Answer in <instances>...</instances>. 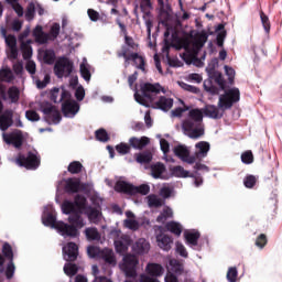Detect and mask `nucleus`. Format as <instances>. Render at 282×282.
<instances>
[{
	"label": "nucleus",
	"instance_id": "obj_1",
	"mask_svg": "<svg viewBox=\"0 0 282 282\" xmlns=\"http://www.w3.org/2000/svg\"><path fill=\"white\" fill-rule=\"evenodd\" d=\"M163 91V88L160 84L144 83L141 85V95L135 93L134 100L143 107H149L152 105V109H161V111H169L173 108V99L169 97L161 96L158 101V95Z\"/></svg>",
	"mask_w": 282,
	"mask_h": 282
},
{
	"label": "nucleus",
	"instance_id": "obj_2",
	"mask_svg": "<svg viewBox=\"0 0 282 282\" xmlns=\"http://www.w3.org/2000/svg\"><path fill=\"white\" fill-rule=\"evenodd\" d=\"M204 112L199 108L189 110L188 116L182 122V129L188 138L192 140H197L204 135Z\"/></svg>",
	"mask_w": 282,
	"mask_h": 282
},
{
	"label": "nucleus",
	"instance_id": "obj_3",
	"mask_svg": "<svg viewBox=\"0 0 282 282\" xmlns=\"http://www.w3.org/2000/svg\"><path fill=\"white\" fill-rule=\"evenodd\" d=\"M208 41V33L202 31L200 33L196 34L194 42L189 44L188 42L185 43L184 50L187 54L184 55L186 63H193L198 67L202 65V59H199L198 54L202 51V47L206 45Z\"/></svg>",
	"mask_w": 282,
	"mask_h": 282
},
{
	"label": "nucleus",
	"instance_id": "obj_4",
	"mask_svg": "<svg viewBox=\"0 0 282 282\" xmlns=\"http://www.w3.org/2000/svg\"><path fill=\"white\" fill-rule=\"evenodd\" d=\"M44 226H48L50 228H54L62 235V237H78V230L76 227L69 226V224L64 223L63 220H56V215L52 213H47L43 218Z\"/></svg>",
	"mask_w": 282,
	"mask_h": 282
},
{
	"label": "nucleus",
	"instance_id": "obj_5",
	"mask_svg": "<svg viewBox=\"0 0 282 282\" xmlns=\"http://www.w3.org/2000/svg\"><path fill=\"white\" fill-rule=\"evenodd\" d=\"M15 164L26 171H36L41 166V154L36 150L29 151L26 154L20 152L15 158Z\"/></svg>",
	"mask_w": 282,
	"mask_h": 282
},
{
	"label": "nucleus",
	"instance_id": "obj_6",
	"mask_svg": "<svg viewBox=\"0 0 282 282\" xmlns=\"http://www.w3.org/2000/svg\"><path fill=\"white\" fill-rule=\"evenodd\" d=\"M115 191L116 193H122L123 195L133 197L135 195H149V193H151V187L147 184L135 186L126 181H117L115 184Z\"/></svg>",
	"mask_w": 282,
	"mask_h": 282
},
{
	"label": "nucleus",
	"instance_id": "obj_7",
	"mask_svg": "<svg viewBox=\"0 0 282 282\" xmlns=\"http://www.w3.org/2000/svg\"><path fill=\"white\" fill-rule=\"evenodd\" d=\"M119 58H124L126 63H133L137 69H141V72H147V59L144 56L138 53H129V47L127 45L121 46V51L118 52Z\"/></svg>",
	"mask_w": 282,
	"mask_h": 282
},
{
	"label": "nucleus",
	"instance_id": "obj_8",
	"mask_svg": "<svg viewBox=\"0 0 282 282\" xmlns=\"http://www.w3.org/2000/svg\"><path fill=\"white\" fill-rule=\"evenodd\" d=\"M241 93H239V88H231L225 91L224 95L219 96L218 100V109L226 111V109H232L235 102H239Z\"/></svg>",
	"mask_w": 282,
	"mask_h": 282
},
{
	"label": "nucleus",
	"instance_id": "obj_9",
	"mask_svg": "<svg viewBox=\"0 0 282 282\" xmlns=\"http://www.w3.org/2000/svg\"><path fill=\"white\" fill-rule=\"evenodd\" d=\"M74 72V62L67 57H61L54 65V74L57 78H67Z\"/></svg>",
	"mask_w": 282,
	"mask_h": 282
},
{
	"label": "nucleus",
	"instance_id": "obj_10",
	"mask_svg": "<svg viewBox=\"0 0 282 282\" xmlns=\"http://www.w3.org/2000/svg\"><path fill=\"white\" fill-rule=\"evenodd\" d=\"M138 263H140V261L135 254L128 253L123 257L121 270H123L128 279H135L138 276Z\"/></svg>",
	"mask_w": 282,
	"mask_h": 282
},
{
	"label": "nucleus",
	"instance_id": "obj_11",
	"mask_svg": "<svg viewBox=\"0 0 282 282\" xmlns=\"http://www.w3.org/2000/svg\"><path fill=\"white\" fill-rule=\"evenodd\" d=\"M42 113L45 116V121L48 124H58L62 120L63 117L61 116V111L57 110L56 106H53L50 102L43 104L41 106Z\"/></svg>",
	"mask_w": 282,
	"mask_h": 282
},
{
	"label": "nucleus",
	"instance_id": "obj_12",
	"mask_svg": "<svg viewBox=\"0 0 282 282\" xmlns=\"http://www.w3.org/2000/svg\"><path fill=\"white\" fill-rule=\"evenodd\" d=\"M217 65H219V61L217 58L212 59L207 67V72L210 78H214L215 83H217V85L224 91V89H226V79H224V75H221L220 72L215 70V67H217Z\"/></svg>",
	"mask_w": 282,
	"mask_h": 282
},
{
	"label": "nucleus",
	"instance_id": "obj_13",
	"mask_svg": "<svg viewBox=\"0 0 282 282\" xmlns=\"http://www.w3.org/2000/svg\"><path fill=\"white\" fill-rule=\"evenodd\" d=\"M80 111V105L76 100H66L62 104V113L65 118H74Z\"/></svg>",
	"mask_w": 282,
	"mask_h": 282
},
{
	"label": "nucleus",
	"instance_id": "obj_14",
	"mask_svg": "<svg viewBox=\"0 0 282 282\" xmlns=\"http://www.w3.org/2000/svg\"><path fill=\"white\" fill-rule=\"evenodd\" d=\"M195 149L196 151L193 155L194 162H197V160L202 162L204 158L208 156V151H210V143H208V141H199L195 144Z\"/></svg>",
	"mask_w": 282,
	"mask_h": 282
},
{
	"label": "nucleus",
	"instance_id": "obj_15",
	"mask_svg": "<svg viewBox=\"0 0 282 282\" xmlns=\"http://www.w3.org/2000/svg\"><path fill=\"white\" fill-rule=\"evenodd\" d=\"M174 154L176 158H180L182 162H186L187 164H195V158L191 155V151L186 145H176L174 148Z\"/></svg>",
	"mask_w": 282,
	"mask_h": 282
},
{
	"label": "nucleus",
	"instance_id": "obj_16",
	"mask_svg": "<svg viewBox=\"0 0 282 282\" xmlns=\"http://www.w3.org/2000/svg\"><path fill=\"white\" fill-rule=\"evenodd\" d=\"M14 110L12 109H6L1 115H0V129L2 131H8L12 124H14Z\"/></svg>",
	"mask_w": 282,
	"mask_h": 282
},
{
	"label": "nucleus",
	"instance_id": "obj_17",
	"mask_svg": "<svg viewBox=\"0 0 282 282\" xmlns=\"http://www.w3.org/2000/svg\"><path fill=\"white\" fill-rule=\"evenodd\" d=\"M23 132L21 130L4 135V142L7 144H12L15 149H21V147H23Z\"/></svg>",
	"mask_w": 282,
	"mask_h": 282
},
{
	"label": "nucleus",
	"instance_id": "obj_18",
	"mask_svg": "<svg viewBox=\"0 0 282 282\" xmlns=\"http://www.w3.org/2000/svg\"><path fill=\"white\" fill-rule=\"evenodd\" d=\"M63 254L65 261H76L78 259V245L75 242H68L66 247H63Z\"/></svg>",
	"mask_w": 282,
	"mask_h": 282
},
{
	"label": "nucleus",
	"instance_id": "obj_19",
	"mask_svg": "<svg viewBox=\"0 0 282 282\" xmlns=\"http://www.w3.org/2000/svg\"><path fill=\"white\" fill-rule=\"evenodd\" d=\"M65 188L66 193H79V191H85L87 185L80 183V178H68Z\"/></svg>",
	"mask_w": 282,
	"mask_h": 282
},
{
	"label": "nucleus",
	"instance_id": "obj_20",
	"mask_svg": "<svg viewBox=\"0 0 282 282\" xmlns=\"http://www.w3.org/2000/svg\"><path fill=\"white\" fill-rule=\"evenodd\" d=\"M156 242L161 250H165V252H169V250H171L173 246V238L166 234H159L156 236Z\"/></svg>",
	"mask_w": 282,
	"mask_h": 282
},
{
	"label": "nucleus",
	"instance_id": "obj_21",
	"mask_svg": "<svg viewBox=\"0 0 282 282\" xmlns=\"http://www.w3.org/2000/svg\"><path fill=\"white\" fill-rule=\"evenodd\" d=\"M149 250H151V245L144 238H140L132 246V251L134 252V254H147Z\"/></svg>",
	"mask_w": 282,
	"mask_h": 282
},
{
	"label": "nucleus",
	"instance_id": "obj_22",
	"mask_svg": "<svg viewBox=\"0 0 282 282\" xmlns=\"http://www.w3.org/2000/svg\"><path fill=\"white\" fill-rule=\"evenodd\" d=\"M150 142L151 140L148 137H132L129 139L130 149H137L138 151H142Z\"/></svg>",
	"mask_w": 282,
	"mask_h": 282
},
{
	"label": "nucleus",
	"instance_id": "obj_23",
	"mask_svg": "<svg viewBox=\"0 0 282 282\" xmlns=\"http://www.w3.org/2000/svg\"><path fill=\"white\" fill-rule=\"evenodd\" d=\"M131 246V238L129 236H122L119 240L115 241V248L119 254H124Z\"/></svg>",
	"mask_w": 282,
	"mask_h": 282
},
{
	"label": "nucleus",
	"instance_id": "obj_24",
	"mask_svg": "<svg viewBox=\"0 0 282 282\" xmlns=\"http://www.w3.org/2000/svg\"><path fill=\"white\" fill-rule=\"evenodd\" d=\"M159 8H160V17L165 22L171 19V12H173V9H171V4L169 3V0H158Z\"/></svg>",
	"mask_w": 282,
	"mask_h": 282
},
{
	"label": "nucleus",
	"instance_id": "obj_25",
	"mask_svg": "<svg viewBox=\"0 0 282 282\" xmlns=\"http://www.w3.org/2000/svg\"><path fill=\"white\" fill-rule=\"evenodd\" d=\"M203 113L207 118H213V120H220V118H224V112H219V109L215 105H206L203 109Z\"/></svg>",
	"mask_w": 282,
	"mask_h": 282
},
{
	"label": "nucleus",
	"instance_id": "obj_26",
	"mask_svg": "<svg viewBox=\"0 0 282 282\" xmlns=\"http://www.w3.org/2000/svg\"><path fill=\"white\" fill-rule=\"evenodd\" d=\"M33 36L35 39V42L39 43L40 45H45L47 41H51L50 35L43 32V26L41 25H37L33 30Z\"/></svg>",
	"mask_w": 282,
	"mask_h": 282
},
{
	"label": "nucleus",
	"instance_id": "obj_27",
	"mask_svg": "<svg viewBox=\"0 0 282 282\" xmlns=\"http://www.w3.org/2000/svg\"><path fill=\"white\" fill-rule=\"evenodd\" d=\"M99 259H102L105 261L106 265H112L116 267V254L113 253V250L111 249H102L100 251Z\"/></svg>",
	"mask_w": 282,
	"mask_h": 282
},
{
	"label": "nucleus",
	"instance_id": "obj_28",
	"mask_svg": "<svg viewBox=\"0 0 282 282\" xmlns=\"http://www.w3.org/2000/svg\"><path fill=\"white\" fill-rule=\"evenodd\" d=\"M68 226H73V228H75L78 232V229L84 228L85 227V220L83 219V216H80V214L78 212L72 214L68 217Z\"/></svg>",
	"mask_w": 282,
	"mask_h": 282
},
{
	"label": "nucleus",
	"instance_id": "obj_29",
	"mask_svg": "<svg viewBox=\"0 0 282 282\" xmlns=\"http://www.w3.org/2000/svg\"><path fill=\"white\" fill-rule=\"evenodd\" d=\"M145 271L150 276L158 279V276H162V274H164V267L159 263H148Z\"/></svg>",
	"mask_w": 282,
	"mask_h": 282
},
{
	"label": "nucleus",
	"instance_id": "obj_30",
	"mask_svg": "<svg viewBox=\"0 0 282 282\" xmlns=\"http://www.w3.org/2000/svg\"><path fill=\"white\" fill-rule=\"evenodd\" d=\"M84 213L87 215L89 221L96 224L101 215L100 206L98 205L97 207H93L91 205H88Z\"/></svg>",
	"mask_w": 282,
	"mask_h": 282
},
{
	"label": "nucleus",
	"instance_id": "obj_31",
	"mask_svg": "<svg viewBox=\"0 0 282 282\" xmlns=\"http://www.w3.org/2000/svg\"><path fill=\"white\" fill-rule=\"evenodd\" d=\"M134 159L138 164H151L153 161V153H151L149 150L141 153H135Z\"/></svg>",
	"mask_w": 282,
	"mask_h": 282
},
{
	"label": "nucleus",
	"instance_id": "obj_32",
	"mask_svg": "<svg viewBox=\"0 0 282 282\" xmlns=\"http://www.w3.org/2000/svg\"><path fill=\"white\" fill-rule=\"evenodd\" d=\"M166 172V166L163 163L151 165V175L154 180H162V175Z\"/></svg>",
	"mask_w": 282,
	"mask_h": 282
},
{
	"label": "nucleus",
	"instance_id": "obj_33",
	"mask_svg": "<svg viewBox=\"0 0 282 282\" xmlns=\"http://www.w3.org/2000/svg\"><path fill=\"white\" fill-rule=\"evenodd\" d=\"M170 171L174 177H195V173L184 170V167L181 165L173 166L170 169Z\"/></svg>",
	"mask_w": 282,
	"mask_h": 282
},
{
	"label": "nucleus",
	"instance_id": "obj_34",
	"mask_svg": "<svg viewBox=\"0 0 282 282\" xmlns=\"http://www.w3.org/2000/svg\"><path fill=\"white\" fill-rule=\"evenodd\" d=\"M14 80V73L10 67H3L0 69V83H12Z\"/></svg>",
	"mask_w": 282,
	"mask_h": 282
},
{
	"label": "nucleus",
	"instance_id": "obj_35",
	"mask_svg": "<svg viewBox=\"0 0 282 282\" xmlns=\"http://www.w3.org/2000/svg\"><path fill=\"white\" fill-rule=\"evenodd\" d=\"M165 228L169 232H172V235H175L176 237L182 235V225L177 221L172 220L166 223Z\"/></svg>",
	"mask_w": 282,
	"mask_h": 282
},
{
	"label": "nucleus",
	"instance_id": "obj_36",
	"mask_svg": "<svg viewBox=\"0 0 282 282\" xmlns=\"http://www.w3.org/2000/svg\"><path fill=\"white\" fill-rule=\"evenodd\" d=\"M7 94H8L9 100H11L13 105H17V102H19L21 98V90L19 89V87L17 86L9 87Z\"/></svg>",
	"mask_w": 282,
	"mask_h": 282
},
{
	"label": "nucleus",
	"instance_id": "obj_37",
	"mask_svg": "<svg viewBox=\"0 0 282 282\" xmlns=\"http://www.w3.org/2000/svg\"><path fill=\"white\" fill-rule=\"evenodd\" d=\"M42 58L45 65H54L56 63V53L54 50H45L42 52Z\"/></svg>",
	"mask_w": 282,
	"mask_h": 282
},
{
	"label": "nucleus",
	"instance_id": "obj_38",
	"mask_svg": "<svg viewBox=\"0 0 282 282\" xmlns=\"http://www.w3.org/2000/svg\"><path fill=\"white\" fill-rule=\"evenodd\" d=\"M184 237L188 246H197L202 235L199 234V231H193V232H185Z\"/></svg>",
	"mask_w": 282,
	"mask_h": 282
},
{
	"label": "nucleus",
	"instance_id": "obj_39",
	"mask_svg": "<svg viewBox=\"0 0 282 282\" xmlns=\"http://www.w3.org/2000/svg\"><path fill=\"white\" fill-rule=\"evenodd\" d=\"M74 204L78 210L85 212L89 205H87V197L82 194H77L74 198Z\"/></svg>",
	"mask_w": 282,
	"mask_h": 282
},
{
	"label": "nucleus",
	"instance_id": "obj_40",
	"mask_svg": "<svg viewBox=\"0 0 282 282\" xmlns=\"http://www.w3.org/2000/svg\"><path fill=\"white\" fill-rule=\"evenodd\" d=\"M62 213L64 215H74V213H77L75 203L72 200H64L62 203Z\"/></svg>",
	"mask_w": 282,
	"mask_h": 282
},
{
	"label": "nucleus",
	"instance_id": "obj_41",
	"mask_svg": "<svg viewBox=\"0 0 282 282\" xmlns=\"http://www.w3.org/2000/svg\"><path fill=\"white\" fill-rule=\"evenodd\" d=\"M85 235L88 241H98L100 239V232H98V228L96 227L86 228Z\"/></svg>",
	"mask_w": 282,
	"mask_h": 282
},
{
	"label": "nucleus",
	"instance_id": "obj_42",
	"mask_svg": "<svg viewBox=\"0 0 282 282\" xmlns=\"http://www.w3.org/2000/svg\"><path fill=\"white\" fill-rule=\"evenodd\" d=\"M67 171L72 173V175H78V173L83 172V163H80V161H73L69 163Z\"/></svg>",
	"mask_w": 282,
	"mask_h": 282
},
{
	"label": "nucleus",
	"instance_id": "obj_43",
	"mask_svg": "<svg viewBox=\"0 0 282 282\" xmlns=\"http://www.w3.org/2000/svg\"><path fill=\"white\" fill-rule=\"evenodd\" d=\"M260 21L262 23L263 30L267 34H270L271 30V23L270 18L263 12V10H260Z\"/></svg>",
	"mask_w": 282,
	"mask_h": 282
},
{
	"label": "nucleus",
	"instance_id": "obj_44",
	"mask_svg": "<svg viewBox=\"0 0 282 282\" xmlns=\"http://www.w3.org/2000/svg\"><path fill=\"white\" fill-rule=\"evenodd\" d=\"M2 254L8 261H14V252L12 251V246L6 242L2 247Z\"/></svg>",
	"mask_w": 282,
	"mask_h": 282
},
{
	"label": "nucleus",
	"instance_id": "obj_45",
	"mask_svg": "<svg viewBox=\"0 0 282 282\" xmlns=\"http://www.w3.org/2000/svg\"><path fill=\"white\" fill-rule=\"evenodd\" d=\"M64 272L67 276H76V274H78V265L74 263H66L64 265Z\"/></svg>",
	"mask_w": 282,
	"mask_h": 282
},
{
	"label": "nucleus",
	"instance_id": "obj_46",
	"mask_svg": "<svg viewBox=\"0 0 282 282\" xmlns=\"http://www.w3.org/2000/svg\"><path fill=\"white\" fill-rule=\"evenodd\" d=\"M116 151L119 155H127L131 153V145L129 143L121 142L116 145Z\"/></svg>",
	"mask_w": 282,
	"mask_h": 282
},
{
	"label": "nucleus",
	"instance_id": "obj_47",
	"mask_svg": "<svg viewBox=\"0 0 282 282\" xmlns=\"http://www.w3.org/2000/svg\"><path fill=\"white\" fill-rule=\"evenodd\" d=\"M36 14V6L34 2H30L26 7L25 19L26 21H33Z\"/></svg>",
	"mask_w": 282,
	"mask_h": 282
},
{
	"label": "nucleus",
	"instance_id": "obj_48",
	"mask_svg": "<svg viewBox=\"0 0 282 282\" xmlns=\"http://www.w3.org/2000/svg\"><path fill=\"white\" fill-rule=\"evenodd\" d=\"M96 140L99 142H109V133L105 128H100L95 132Z\"/></svg>",
	"mask_w": 282,
	"mask_h": 282
},
{
	"label": "nucleus",
	"instance_id": "obj_49",
	"mask_svg": "<svg viewBox=\"0 0 282 282\" xmlns=\"http://www.w3.org/2000/svg\"><path fill=\"white\" fill-rule=\"evenodd\" d=\"M58 34H61V24L54 23L51 26V30L48 33L51 41H56V39H58Z\"/></svg>",
	"mask_w": 282,
	"mask_h": 282
},
{
	"label": "nucleus",
	"instance_id": "obj_50",
	"mask_svg": "<svg viewBox=\"0 0 282 282\" xmlns=\"http://www.w3.org/2000/svg\"><path fill=\"white\" fill-rule=\"evenodd\" d=\"M79 72L84 80H87V82L91 80V72H89V67H87L86 63L80 64Z\"/></svg>",
	"mask_w": 282,
	"mask_h": 282
},
{
	"label": "nucleus",
	"instance_id": "obj_51",
	"mask_svg": "<svg viewBox=\"0 0 282 282\" xmlns=\"http://www.w3.org/2000/svg\"><path fill=\"white\" fill-rule=\"evenodd\" d=\"M241 162L242 164H252L254 162V154H252V151L247 150L241 154Z\"/></svg>",
	"mask_w": 282,
	"mask_h": 282
},
{
	"label": "nucleus",
	"instance_id": "obj_52",
	"mask_svg": "<svg viewBox=\"0 0 282 282\" xmlns=\"http://www.w3.org/2000/svg\"><path fill=\"white\" fill-rule=\"evenodd\" d=\"M256 246L263 250V248L268 246V236H265V234H260L256 239Z\"/></svg>",
	"mask_w": 282,
	"mask_h": 282
},
{
	"label": "nucleus",
	"instance_id": "obj_53",
	"mask_svg": "<svg viewBox=\"0 0 282 282\" xmlns=\"http://www.w3.org/2000/svg\"><path fill=\"white\" fill-rule=\"evenodd\" d=\"M243 185L246 188H254L257 185V176L254 175H247L243 180Z\"/></svg>",
	"mask_w": 282,
	"mask_h": 282
},
{
	"label": "nucleus",
	"instance_id": "obj_54",
	"mask_svg": "<svg viewBox=\"0 0 282 282\" xmlns=\"http://www.w3.org/2000/svg\"><path fill=\"white\" fill-rule=\"evenodd\" d=\"M21 48H22V56H23L24 61L32 58V46H30L25 43H22Z\"/></svg>",
	"mask_w": 282,
	"mask_h": 282
},
{
	"label": "nucleus",
	"instance_id": "obj_55",
	"mask_svg": "<svg viewBox=\"0 0 282 282\" xmlns=\"http://www.w3.org/2000/svg\"><path fill=\"white\" fill-rule=\"evenodd\" d=\"M25 118L29 119L30 122H39V120H41V116L35 110H28Z\"/></svg>",
	"mask_w": 282,
	"mask_h": 282
},
{
	"label": "nucleus",
	"instance_id": "obj_56",
	"mask_svg": "<svg viewBox=\"0 0 282 282\" xmlns=\"http://www.w3.org/2000/svg\"><path fill=\"white\" fill-rule=\"evenodd\" d=\"M237 276H238L237 268L235 267L229 268L227 272V281L237 282Z\"/></svg>",
	"mask_w": 282,
	"mask_h": 282
},
{
	"label": "nucleus",
	"instance_id": "obj_57",
	"mask_svg": "<svg viewBox=\"0 0 282 282\" xmlns=\"http://www.w3.org/2000/svg\"><path fill=\"white\" fill-rule=\"evenodd\" d=\"M14 270H17V268L14 267V261H9L6 269V276L9 281L14 276Z\"/></svg>",
	"mask_w": 282,
	"mask_h": 282
},
{
	"label": "nucleus",
	"instance_id": "obj_58",
	"mask_svg": "<svg viewBox=\"0 0 282 282\" xmlns=\"http://www.w3.org/2000/svg\"><path fill=\"white\" fill-rule=\"evenodd\" d=\"M124 226L126 228H129V230H139L140 223H138V220L134 219H126Z\"/></svg>",
	"mask_w": 282,
	"mask_h": 282
},
{
	"label": "nucleus",
	"instance_id": "obj_59",
	"mask_svg": "<svg viewBox=\"0 0 282 282\" xmlns=\"http://www.w3.org/2000/svg\"><path fill=\"white\" fill-rule=\"evenodd\" d=\"M176 252L184 259H188V251H186V247L181 242H176Z\"/></svg>",
	"mask_w": 282,
	"mask_h": 282
},
{
	"label": "nucleus",
	"instance_id": "obj_60",
	"mask_svg": "<svg viewBox=\"0 0 282 282\" xmlns=\"http://www.w3.org/2000/svg\"><path fill=\"white\" fill-rule=\"evenodd\" d=\"M100 252H102V250L94 246H89L87 249V253L91 257V259H96V257H100Z\"/></svg>",
	"mask_w": 282,
	"mask_h": 282
},
{
	"label": "nucleus",
	"instance_id": "obj_61",
	"mask_svg": "<svg viewBox=\"0 0 282 282\" xmlns=\"http://www.w3.org/2000/svg\"><path fill=\"white\" fill-rule=\"evenodd\" d=\"M204 88L205 91H208L209 94H212V96H219V88H217V86L214 85H207L206 82L204 83Z\"/></svg>",
	"mask_w": 282,
	"mask_h": 282
},
{
	"label": "nucleus",
	"instance_id": "obj_62",
	"mask_svg": "<svg viewBox=\"0 0 282 282\" xmlns=\"http://www.w3.org/2000/svg\"><path fill=\"white\" fill-rule=\"evenodd\" d=\"M59 94H61V89L59 88H57V87H55V88H53L51 91H50V100L52 101V102H61V101H58V96H59Z\"/></svg>",
	"mask_w": 282,
	"mask_h": 282
},
{
	"label": "nucleus",
	"instance_id": "obj_63",
	"mask_svg": "<svg viewBox=\"0 0 282 282\" xmlns=\"http://www.w3.org/2000/svg\"><path fill=\"white\" fill-rule=\"evenodd\" d=\"M124 43L127 47H130V50H138V44H135V41L133 40V37L129 35H124Z\"/></svg>",
	"mask_w": 282,
	"mask_h": 282
},
{
	"label": "nucleus",
	"instance_id": "obj_64",
	"mask_svg": "<svg viewBox=\"0 0 282 282\" xmlns=\"http://www.w3.org/2000/svg\"><path fill=\"white\" fill-rule=\"evenodd\" d=\"M87 14H88L90 21L96 22V21H99V19H100V13L94 9H88Z\"/></svg>",
	"mask_w": 282,
	"mask_h": 282
}]
</instances>
